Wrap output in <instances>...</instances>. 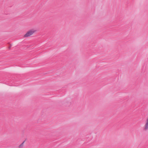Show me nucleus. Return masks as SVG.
<instances>
[{
    "instance_id": "nucleus-1",
    "label": "nucleus",
    "mask_w": 148,
    "mask_h": 148,
    "mask_svg": "<svg viewBox=\"0 0 148 148\" xmlns=\"http://www.w3.org/2000/svg\"><path fill=\"white\" fill-rule=\"evenodd\" d=\"M35 31L30 30L27 32V33L25 35L24 37H27L29 36L32 35Z\"/></svg>"
},
{
    "instance_id": "nucleus-2",
    "label": "nucleus",
    "mask_w": 148,
    "mask_h": 148,
    "mask_svg": "<svg viewBox=\"0 0 148 148\" xmlns=\"http://www.w3.org/2000/svg\"><path fill=\"white\" fill-rule=\"evenodd\" d=\"M24 142H23L22 143V144L21 145H19V148H22V146H23V143H24Z\"/></svg>"
}]
</instances>
